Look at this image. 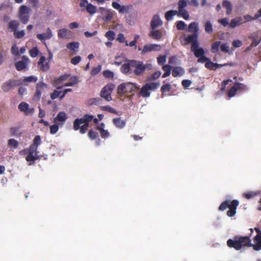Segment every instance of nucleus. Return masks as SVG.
<instances>
[{"label":"nucleus","mask_w":261,"mask_h":261,"mask_svg":"<svg viewBox=\"0 0 261 261\" xmlns=\"http://www.w3.org/2000/svg\"><path fill=\"white\" fill-rule=\"evenodd\" d=\"M30 62L29 59L25 56L21 57V60L15 63V66L17 70L21 71L27 68Z\"/></svg>","instance_id":"14"},{"label":"nucleus","mask_w":261,"mask_h":261,"mask_svg":"<svg viewBox=\"0 0 261 261\" xmlns=\"http://www.w3.org/2000/svg\"><path fill=\"white\" fill-rule=\"evenodd\" d=\"M105 37L110 41H113L115 37V33L114 31L109 30L105 34Z\"/></svg>","instance_id":"46"},{"label":"nucleus","mask_w":261,"mask_h":261,"mask_svg":"<svg viewBox=\"0 0 261 261\" xmlns=\"http://www.w3.org/2000/svg\"><path fill=\"white\" fill-rule=\"evenodd\" d=\"M162 24V21L159 15L153 16L150 22V27L152 30H155L156 28Z\"/></svg>","instance_id":"20"},{"label":"nucleus","mask_w":261,"mask_h":261,"mask_svg":"<svg viewBox=\"0 0 261 261\" xmlns=\"http://www.w3.org/2000/svg\"><path fill=\"white\" fill-rule=\"evenodd\" d=\"M38 148L31 145L28 148L29 154L26 156L25 160L27 162H30V165H31L34 164L35 160L39 159V156L38 155V152L37 151Z\"/></svg>","instance_id":"12"},{"label":"nucleus","mask_w":261,"mask_h":261,"mask_svg":"<svg viewBox=\"0 0 261 261\" xmlns=\"http://www.w3.org/2000/svg\"><path fill=\"white\" fill-rule=\"evenodd\" d=\"M100 136L102 138H107L110 136V134H109V132L107 130H105V129L100 131Z\"/></svg>","instance_id":"64"},{"label":"nucleus","mask_w":261,"mask_h":261,"mask_svg":"<svg viewBox=\"0 0 261 261\" xmlns=\"http://www.w3.org/2000/svg\"><path fill=\"white\" fill-rule=\"evenodd\" d=\"M222 6L226 9V14L229 15L231 13L232 10V5L231 3L228 0H224L222 2Z\"/></svg>","instance_id":"28"},{"label":"nucleus","mask_w":261,"mask_h":261,"mask_svg":"<svg viewBox=\"0 0 261 261\" xmlns=\"http://www.w3.org/2000/svg\"><path fill=\"white\" fill-rule=\"evenodd\" d=\"M187 5V0H179L178 2V17H182L185 20H188L190 17L188 12L185 9Z\"/></svg>","instance_id":"10"},{"label":"nucleus","mask_w":261,"mask_h":261,"mask_svg":"<svg viewBox=\"0 0 261 261\" xmlns=\"http://www.w3.org/2000/svg\"><path fill=\"white\" fill-rule=\"evenodd\" d=\"M53 36L52 32L49 28H48L45 33L37 34V38L43 42L46 39H50Z\"/></svg>","instance_id":"21"},{"label":"nucleus","mask_w":261,"mask_h":261,"mask_svg":"<svg viewBox=\"0 0 261 261\" xmlns=\"http://www.w3.org/2000/svg\"><path fill=\"white\" fill-rule=\"evenodd\" d=\"M81 60V57L79 56H75L71 59L70 62L71 64L75 65H77Z\"/></svg>","instance_id":"58"},{"label":"nucleus","mask_w":261,"mask_h":261,"mask_svg":"<svg viewBox=\"0 0 261 261\" xmlns=\"http://www.w3.org/2000/svg\"><path fill=\"white\" fill-rule=\"evenodd\" d=\"M255 244H251V240L249 237H237L234 238V240L228 239L227 245L229 248H233L236 250H240L242 247L246 246H252L254 250L258 251L261 250V234L256 235L254 237Z\"/></svg>","instance_id":"1"},{"label":"nucleus","mask_w":261,"mask_h":261,"mask_svg":"<svg viewBox=\"0 0 261 261\" xmlns=\"http://www.w3.org/2000/svg\"><path fill=\"white\" fill-rule=\"evenodd\" d=\"M49 128H50V133L51 134H55L57 133V132L59 130V126L56 124V123L55 124H54V125H51L49 127Z\"/></svg>","instance_id":"54"},{"label":"nucleus","mask_w":261,"mask_h":261,"mask_svg":"<svg viewBox=\"0 0 261 261\" xmlns=\"http://www.w3.org/2000/svg\"><path fill=\"white\" fill-rule=\"evenodd\" d=\"M138 87L136 83L127 82L122 83L117 87V93L119 95H122L126 93H130L135 92Z\"/></svg>","instance_id":"4"},{"label":"nucleus","mask_w":261,"mask_h":261,"mask_svg":"<svg viewBox=\"0 0 261 261\" xmlns=\"http://www.w3.org/2000/svg\"><path fill=\"white\" fill-rule=\"evenodd\" d=\"M198 37L197 35L192 36H186V35H183V39H180V43L183 45H186L190 43H192L191 49L193 52L195 56H199L200 54L203 53L204 49L202 47H199V43L198 40Z\"/></svg>","instance_id":"2"},{"label":"nucleus","mask_w":261,"mask_h":261,"mask_svg":"<svg viewBox=\"0 0 261 261\" xmlns=\"http://www.w3.org/2000/svg\"><path fill=\"white\" fill-rule=\"evenodd\" d=\"M175 15H177V16H178V12H177V11L172 10L166 12L165 13V17L167 20L170 21L172 20L173 17Z\"/></svg>","instance_id":"32"},{"label":"nucleus","mask_w":261,"mask_h":261,"mask_svg":"<svg viewBox=\"0 0 261 261\" xmlns=\"http://www.w3.org/2000/svg\"><path fill=\"white\" fill-rule=\"evenodd\" d=\"M112 6L115 9L118 10L120 14L128 13L129 10L133 7L132 5L121 6L119 3L116 2H113L112 4Z\"/></svg>","instance_id":"15"},{"label":"nucleus","mask_w":261,"mask_h":261,"mask_svg":"<svg viewBox=\"0 0 261 261\" xmlns=\"http://www.w3.org/2000/svg\"><path fill=\"white\" fill-rule=\"evenodd\" d=\"M204 30L207 34H212L213 32V25L210 21H207L204 24Z\"/></svg>","instance_id":"39"},{"label":"nucleus","mask_w":261,"mask_h":261,"mask_svg":"<svg viewBox=\"0 0 261 261\" xmlns=\"http://www.w3.org/2000/svg\"><path fill=\"white\" fill-rule=\"evenodd\" d=\"M86 11L91 15H93L96 12V7L90 3L86 6Z\"/></svg>","instance_id":"40"},{"label":"nucleus","mask_w":261,"mask_h":261,"mask_svg":"<svg viewBox=\"0 0 261 261\" xmlns=\"http://www.w3.org/2000/svg\"><path fill=\"white\" fill-rule=\"evenodd\" d=\"M171 88V86L169 83L164 84L161 87V92L162 93H165L169 92Z\"/></svg>","instance_id":"50"},{"label":"nucleus","mask_w":261,"mask_h":261,"mask_svg":"<svg viewBox=\"0 0 261 261\" xmlns=\"http://www.w3.org/2000/svg\"><path fill=\"white\" fill-rule=\"evenodd\" d=\"M38 49L35 47H33L29 51L30 55L32 57H35L38 55Z\"/></svg>","instance_id":"57"},{"label":"nucleus","mask_w":261,"mask_h":261,"mask_svg":"<svg viewBox=\"0 0 261 261\" xmlns=\"http://www.w3.org/2000/svg\"><path fill=\"white\" fill-rule=\"evenodd\" d=\"M37 77L35 76H25L24 77L23 80H22V84L23 83H31L33 82L35 83L37 81Z\"/></svg>","instance_id":"43"},{"label":"nucleus","mask_w":261,"mask_h":261,"mask_svg":"<svg viewBox=\"0 0 261 261\" xmlns=\"http://www.w3.org/2000/svg\"><path fill=\"white\" fill-rule=\"evenodd\" d=\"M149 36L154 40H159L162 38L163 34L160 30H152L150 31Z\"/></svg>","instance_id":"27"},{"label":"nucleus","mask_w":261,"mask_h":261,"mask_svg":"<svg viewBox=\"0 0 261 261\" xmlns=\"http://www.w3.org/2000/svg\"><path fill=\"white\" fill-rule=\"evenodd\" d=\"M237 89L235 85H234L228 91L227 95L229 97L234 96L237 92Z\"/></svg>","instance_id":"49"},{"label":"nucleus","mask_w":261,"mask_h":261,"mask_svg":"<svg viewBox=\"0 0 261 261\" xmlns=\"http://www.w3.org/2000/svg\"><path fill=\"white\" fill-rule=\"evenodd\" d=\"M47 87V85L43 83H39L37 84L36 95L39 97L41 96L42 90Z\"/></svg>","instance_id":"30"},{"label":"nucleus","mask_w":261,"mask_h":261,"mask_svg":"<svg viewBox=\"0 0 261 261\" xmlns=\"http://www.w3.org/2000/svg\"><path fill=\"white\" fill-rule=\"evenodd\" d=\"M232 44L233 46L236 48L240 47L243 44L242 42L239 39L233 40L232 42Z\"/></svg>","instance_id":"63"},{"label":"nucleus","mask_w":261,"mask_h":261,"mask_svg":"<svg viewBox=\"0 0 261 261\" xmlns=\"http://www.w3.org/2000/svg\"><path fill=\"white\" fill-rule=\"evenodd\" d=\"M100 109L104 111L109 112L110 113L118 115L117 111L110 106H102L100 107Z\"/></svg>","instance_id":"42"},{"label":"nucleus","mask_w":261,"mask_h":261,"mask_svg":"<svg viewBox=\"0 0 261 261\" xmlns=\"http://www.w3.org/2000/svg\"><path fill=\"white\" fill-rule=\"evenodd\" d=\"M239 204V202L237 200H233L230 202L229 200H225L222 202L220 205L218 209L220 211H223L227 208H229L227 215L228 217H231L236 214V210Z\"/></svg>","instance_id":"3"},{"label":"nucleus","mask_w":261,"mask_h":261,"mask_svg":"<svg viewBox=\"0 0 261 261\" xmlns=\"http://www.w3.org/2000/svg\"><path fill=\"white\" fill-rule=\"evenodd\" d=\"M199 30L198 23L197 22L195 21L191 22L188 27L187 31L192 33V34L189 35L187 36L197 35V37H199Z\"/></svg>","instance_id":"16"},{"label":"nucleus","mask_w":261,"mask_h":261,"mask_svg":"<svg viewBox=\"0 0 261 261\" xmlns=\"http://www.w3.org/2000/svg\"><path fill=\"white\" fill-rule=\"evenodd\" d=\"M18 109L21 112H24L26 115H31L34 112L33 108H30L27 102H21L18 106Z\"/></svg>","instance_id":"17"},{"label":"nucleus","mask_w":261,"mask_h":261,"mask_svg":"<svg viewBox=\"0 0 261 261\" xmlns=\"http://www.w3.org/2000/svg\"><path fill=\"white\" fill-rule=\"evenodd\" d=\"M88 136L90 139L94 140L96 138L97 136V133H96V132H94L92 130H90L88 132Z\"/></svg>","instance_id":"62"},{"label":"nucleus","mask_w":261,"mask_h":261,"mask_svg":"<svg viewBox=\"0 0 261 261\" xmlns=\"http://www.w3.org/2000/svg\"><path fill=\"white\" fill-rule=\"evenodd\" d=\"M88 103L90 106H98L102 103V99L100 97L90 98L88 100Z\"/></svg>","instance_id":"31"},{"label":"nucleus","mask_w":261,"mask_h":261,"mask_svg":"<svg viewBox=\"0 0 261 261\" xmlns=\"http://www.w3.org/2000/svg\"><path fill=\"white\" fill-rule=\"evenodd\" d=\"M221 42L220 41H216L213 42L211 46V51L212 53H217L219 50V48L220 47Z\"/></svg>","instance_id":"36"},{"label":"nucleus","mask_w":261,"mask_h":261,"mask_svg":"<svg viewBox=\"0 0 261 261\" xmlns=\"http://www.w3.org/2000/svg\"><path fill=\"white\" fill-rule=\"evenodd\" d=\"M112 121L115 126L120 129L124 128L126 124L125 120L122 119L120 117L114 118Z\"/></svg>","instance_id":"25"},{"label":"nucleus","mask_w":261,"mask_h":261,"mask_svg":"<svg viewBox=\"0 0 261 261\" xmlns=\"http://www.w3.org/2000/svg\"><path fill=\"white\" fill-rule=\"evenodd\" d=\"M66 47L69 49L76 52L79 48V43L77 42L68 43L66 44Z\"/></svg>","instance_id":"34"},{"label":"nucleus","mask_w":261,"mask_h":261,"mask_svg":"<svg viewBox=\"0 0 261 261\" xmlns=\"http://www.w3.org/2000/svg\"><path fill=\"white\" fill-rule=\"evenodd\" d=\"M161 48L162 46L160 44H150L145 45L142 49L141 47H139L138 49L139 50H142V54L144 55L147 53L152 51H159Z\"/></svg>","instance_id":"13"},{"label":"nucleus","mask_w":261,"mask_h":261,"mask_svg":"<svg viewBox=\"0 0 261 261\" xmlns=\"http://www.w3.org/2000/svg\"><path fill=\"white\" fill-rule=\"evenodd\" d=\"M159 87V84L157 83H146L141 89L139 94L143 97H149L150 95V90H154Z\"/></svg>","instance_id":"8"},{"label":"nucleus","mask_w":261,"mask_h":261,"mask_svg":"<svg viewBox=\"0 0 261 261\" xmlns=\"http://www.w3.org/2000/svg\"><path fill=\"white\" fill-rule=\"evenodd\" d=\"M30 9L26 6L22 5L19 9V20L23 24H27L29 20Z\"/></svg>","instance_id":"11"},{"label":"nucleus","mask_w":261,"mask_h":261,"mask_svg":"<svg viewBox=\"0 0 261 261\" xmlns=\"http://www.w3.org/2000/svg\"><path fill=\"white\" fill-rule=\"evenodd\" d=\"M130 66L132 71L136 75H141L143 74L147 67V64H144L143 62L136 60H131Z\"/></svg>","instance_id":"6"},{"label":"nucleus","mask_w":261,"mask_h":261,"mask_svg":"<svg viewBox=\"0 0 261 261\" xmlns=\"http://www.w3.org/2000/svg\"><path fill=\"white\" fill-rule=\"evenodd\" d=\"M157 62L159 65H162L166 62V56H160L157 58Z\"/></svg>","instance_id":"51"},{"label":"nucleus","mask_w":261,"mask_h":261,"mask_svg":"<svg viewBox=\"0 0 261 261\" xmlns=\"http://www.w3.org/2000/svg\"><path fill=\"white\" fill-rule=\"evenodd\" d=\"M41 140L40 136L37 135L35 137L33 140V142L31 145L38 148V146L41 144Z\"/></svg>","instance_id":"48"},{"label":"nucleus","mask_w":261,"mask_h":261,"mask_svg":"<svg viewBox=\"0 0 261 261\" xmlns=\"http://www.w3.org/2000/svg\"><path fill=\"white\" fill-rule=\"evenodd\" d=\"M184 73V70L180 67H176L173 68L172 72V76L177 77L181 76Z\"/></svg>","instance_id":"33"},{"label":"nucleus","mask_w":261,"mask_h":261,"mask_svg":"<svg viewBox=\"0 0 261 261\" xmlns=\"http://www.w3.org/2000/svg\"><path fill=\"white\" fill-rule=\"evenodd\" d=\"M115 87V85L112 83L107 84L101 89L100 94V97L107 101L112 100L111 93Z\"/></svg>","instance_id":"9"},{"label":"nucleus","mask_w":261,"mask_h":261,"mask_svg":"<svg viewBox=\"0 0 261 261\" xmlns=\"http://www.w3.org/2000/svg\"><path fill=\"white\" fill-rule=\"evenodd\" d=\"M220 50L224 53H227L229 51V47L227 43H222L220 45Z\"/></svg>","instance_id":"52"},{"label":"nucleus","mask_w":261,"mask_h":261,"mask_svg":"<svg viewBox=\"0 0 261 261\" xmlns=\"http://www.w3.org/2000/svg\"><path fill=\"white\" fill-rule=\"evenodd\" d=\"M93 119V116L85 114L82 118H76L73 121V128L74 130H78L80 128V125L83 124V126L88 128L89 123Z\"/></svg>","instance_id":"5"},{"label":"nucleus","mask_w":261,"mask_h":261,"mask_svg":"<svg viewBox=\"0 0 261 261\" xmlns=\"http://www.w3.org/2000/svg\"><path fill=\"white\" fill-rule=\"evenodd\" d=\"M22 84V79H10L4 83L1 88L3 92H8L16 87L19 86Z\"/></svg>","instance_id":"7"},{"label":"nucleus","mask_w":261,"mask_h":261,"mask_svg":"<svg viewBox=\"0 0 261 261\" xmlns=\"http://www.w3.org/2000/svg\"><path fill=\"white\" fill-rule=\"evenodd\" d=\"M162 69L165 71V73L162 75V77L165 78L170 74L172 66L169 65H165L163 66Z\"/></svg>","instance_id":"37"},{"label":"nucleus","mask_w":261,"mask_h":261,"mask_svg":"<svg viewBox=\"0 0 261 261\" xmlns=\"http://www.w3.org/2000/svg\"><path fill=\"white\" fill-rule=\"evenodd\" d=\"M61 93V91H58L56 90H55L54 92L50 94V97L52 99H55L58 97H59Z\"/></svg>","instance_id":"60"},{"label":"nucleus","mask_w":261,"mask_h":261,"mask_svg":"<svg viewBox=\"0 0 261 261\" xmlns=\"http://www.w3.org/2000/svg\"><path fill=\"white\" fill-rule=\"evenodd\" d=\"M205 51L204 50H203V53L200 54L199 56H195L198 58L197 62L199 63H203L204 62H207L209 61L210 59L204 56Z\"/></svg>","instance_id":"38"},{"label":"nucleus","mask_w":261,"mask_h":261,"mask_svg":"<svg viewBox=\"0 0 261 261\" xmlns=\"http://www.w3.org/2000/svg\"><path fill=\"white\" fill-rule=\"evenodd\" d=\"M8 146L10 148H16L18 146V142L14 139H10L8 141Z\"/></svg>","instance_id":"44"},{"label":"nucleus","mask_w":261,"mask_h":261,"mask_svg":"<svg viewBox=\"0 0 261 261\" xmlns=\"http://www.w3.org/2000/svg\"><path fill=\"white\" fill-rule=\"evenodd\" d=\"M71 36V32L66 29H62L58 31V37L59 38H69Z\"/></svg>","instance_id":"26"},{"label":"nucleus","mask_w":261,"mask_h":261,"mask_svg":"<svg viewBox=\"0 0 261 261\" xmlns=\"http://www.w3.org/2000/svg\"><path fill=\"white\" fill-rule=\"evenodd\" d=\"M99 11L103 15L102 19L105 21H109L112 19L113 14L111 11L103 7H100Z\"/></svg>","instance_id":"18"},{"label":"nucleus","mask_w":261,"mask_h":261,"mask_svg":"<svg viewBox=\"0 0 261 261\" xmlns=\"http://www.w3.org/2000/svg\"><path fill=\"white\" fill-rule=\"evenodd\" d=\"M103 75L106 78L112 79L114 77V73L108 70H104L103 71Z\"/></svg>","instance_id":"55"},{"label":"nucleus","mask_w":261,"mask_h":261,"mask_svg":"<svg viewBox=\"0 0 261 261\" xmlns=\"http://www.w3.org/2000/svg\"><path fill=\"white\" fill-rule=\"evenodd\" d=\"M11 53L15 56H17L19 55L18 48L15 44H14L12 46L11 49Z\"/></svg>","instance_id":"59"},{"label":"nucleus","mask_w":261,"mask_h":261,"mask_svg":"<svg viewBox=\"0 0 261 261\" xmlns=\"http://www.w3.org/2000/svg\"><path fill=\"white\" fill-rule=\"evenodd\" d=\"M70 82L66 83L64 84L65 86H73L78 83V79L76 76H72L70 79Z\"/></svg>","instance_id":"45"},{"label":"nucleus","mask_w":261,"mask_h":261,"mask_svg":"<svg viewBox=\"0 0 261 261\" xmlns=\"http://www.w3.org/2000/svg\"><path fill=\"white\" fill-rule=\"evenodd\" d=\"M234 85L236 87L237 90H246L247 89V86L243 83L236 82L234 83Z\"/></svg>","instance_id":"53"},{"label":"nucleus","mask_w":261,"mask_h":261,"mask_svg":"<svg viewBox=\"0 0 261 261\" xmlns=\"http://www.w3.org/2000/svg\"><path fill=\"white\" fill-rule=\"evenodd\" d=\"M249 38L252 40V45L257 46L261 42V37L257 33L254 32L249 36Z\"/></svg>","instance_id":"22"},{"label":"nucleus","mask_w":261,"mask_h":261,"mask_svg":"<svg viewBox=\"0 0 261 261\" xmlns=\"http://www.w3.org/2000/svg\"><path fill=\"white\" fill-rule=\"evenodd\" d=\"M130 64L131 60H128L126 63L122 64L120 68V71H121V72L124 74L132 73V71Z\"/></svg>","instance_id":"23"},{"label":"nucleus","mask_w":261,"mask_h":261,"mask_svg":"<svg viewBox=\"0 0 261 261\" xmlns=\"http://www.w3.org/2000/svg\"><path fill=\"white\" fill-rule=\"evenodd\" d=\"M216 63L212 62L210 59L205 64V67L210 70H216Z\"/></svg>","instance_id":"47"},{"label":"nucleus","mask_w":261,"mask_h":261,"mask_svg":"<svg viewBox=\"0 0 261 261\" xmlns=\"http://www.w3.org/2000/svg\"><path fill=\"white\" fill-rule=\"evenodd\" d=\"M241 21L242 18L240 17L232 19L230 21V27L231 28H234L237 26H238L242 23Z\"/></svg>","instance_id":"35"},{"label":"nucleus","mask_w":261,"mask_h":261,"mask_svg":"<svg viewBox=\"0 0 261 261\" xmlns=\"http://www.w3.org/2000/svg\"><path fill=\"white\" fill-rule=\"evenodd\" d=\"M67 118L66 113L64 112H60L54 118V122L55 123H59V122H60L63 123L66 120Z\"/></svg>","instance_id":"24"},{"label":"nucleus","mask_w":261,"mask_h":261,"mask_svg":"<svg viewBox=\"0 0 261 261\" xmlns=\"http://www.w3.org/2000/svg\"><path fill=\"white\" fill-rule=\"evenodd\" d=\"M8 25L9 30L12 32H15L19 25V23L17 20H11Z\"/></svg>","instance_id":"29"},{"label":"nucleus","mask_w":261,"mask_h":261,"mask_svg":"<svg viewBox=\"0 0 261 261\" xmlns=\"http://www.w3.org/2000/svg\"><path fill=\"white\" fill-rule=\"evenodd\" d=\"M101 70V67L99 65L98 67H93L91 71V75L94 76L97 74Z\"/></svg>","instance_id":"56"},{"label":"nucleus","mask_w":261,"mask_h":261,"mask_svg":"<svg viewBox=\"0 0 261 261\" xmlns=\"http://www.w3.org/2000/svg\"><path fill=\"white\" fill-rule=\"evenodd\" d=\"M45 61V57L41 56L39 59V61L38 62V64L39 66V69L43 72L47 71L49 68V64L48 62H46L45 64H44Z\"/></svg>","instance_id":"19"},{"label":"nucleus","mask_w":261,"mask_h":261,"mask_svg":"<svg viewBox=\"0 0 261 261\" xmlns=\"http://www.w3.org/2000/svg\"><path fill=\"white\" fill-rule=\"evenodd\" d=\"M176 27L178 30H185L187 29V25L185 22L183 21L180 20L177 21L176 22Z\"/></svg>","instance_id":"41"},{"label":"nucleus","mask_w":261,"mask_h":261,"mask_svg":"<svg viewBox=\"0 0 261 261\" xmlns=\"http://www.w3.org/2000/svg\"><path fill=\"white\" fill-rule=\"evenodd\" d=\"M24 35L25 33L24 31L23 30L17 32H16V31L15 32H14L15 37V38L18 39L22 38L24 36Z\"/></svg>","instance_id":"61"}]
</instances>
